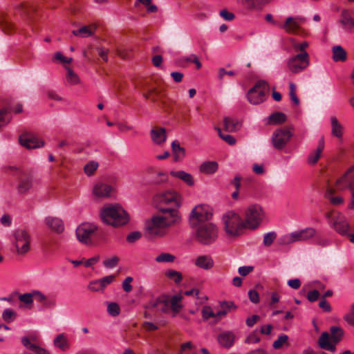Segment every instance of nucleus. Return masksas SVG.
I'll list each match as a JSON object with an SVG mask.
<instances>
[{
	"mask_svg": "<svg viewBox=\"0 0 354 354\" xmlns=\"http://www.w3.org/2000/svg\"><path fill=\"white\" fill-rule=\"evenodd\" d=\"M163 215L155 216L148 222L146 229L151 236L162 237L167 233V229L180 221V217L176 209H162Z\"/></svg>",
	"mask_w": 354,
	"mask_h": 354,
	"instance_id": "nucleus-1",
	"label": "nucleus"
},
{
	"mask_svg": "<svg viewBox=\"0 0 354 354\" xmlns=\"http://www.w3.org/2000/svg\"><path fill=\"white\" fill-rule=\"evenodd\" d=\"M102 221L113 227H120L128 223L129 216L127 212L120 205L104 207L100 212Z\"/></svg>",
	"mask_w": 354,
	"mask_h": 354,
	"instance_id": "nucleus-2",
	"label": "nucleus"
},
{
	"mask_svg": "<svg viewBox=\"0 0 354 354\" xmlns=\"http://www.w3.org/2000/svg\"><path fill=\"white\" fill-rule=\"evenodd\" d=\"M330 335L328 332H323L318 339L319 346L324 350L335 352L337 344L342 340L344 336V330L339 326L330 328Z\"/></svg>",
	"mask_w": 354,
	"mask_h": 354,
	"instance_id": "nucleus-3",
	"label": "nucleus"
},
{
	"mask_svg": "<svg viewBox=\"0 0 354 354\" xmlns=\"http://www.w3.org/2000/svg\"><path fill=\"white\" fill-rule=\"evenodd\" d=\"M222 220L225 232L230 236H239L243 233V230L246 229L243 220L241 216L234 211L227 212L223 214Z\"/></svg>",
	"mask_w": 354,
	"mask_h": 354,
	"instance_id": "nucleus-4",
	"label": "nucleus"
},
{
	"mask_svg": "<svg viewBox=\"0 0 354 354\" xmlns=\"http://www.w3.org/2000/svg\"><path fill=\"white\" fill-rule=\"evenodd\" d=\"M266 214L262 207L257 204L249 205L244 212V224L246 229L256 230L263 219Z\"/></svg>",
	"mask_w": 354,
	"mask_h": 354,
	"instance_id": "nucleus-5",
	"label": "nucleus"
},
{
	"mask_svg": "<svg viewBox=\"0 0 354 354\" xmlns=\"http://www.w3.org/2000/svg\"><path fill=\"white\" fill-rule=\"evenodd\" d=\"M196 240L203 245L214 242L218 237V228L212 223H203L196 226Z\"/></svg>",
	"mask_w": 354,
	"mask_h": 354,
	"instance_id": "nucleus-6",
	"label": "nucleus"
},
{
	"mask_svg": "<svg viewBox=\"0 0 354 354\" xmlns=\"http://www.w3.org/2000/svg\"><path fill=\"white\" fill-rule=\"evenodd\" d=\"M316 235V229L308 227L282 236L279 238V243L281 245H290L295 242H305L314 238Z\"/></svg>",
	"mask_w": 354,
	"mask_h": 354,
	"instance_id": "nucleus-7",
	"label": "nucleus"
},
{
	"mask_svg": "<svg viewBox=\"0 0 354 354\" xmlns=\"http://www.w3.org/2000/svg\"><path fill=\"white\" fill-rule=\"evenodd\" d=\"M329 225L342 236H346L350 229V225L344 214L339 212H330L326 214Z\"/></svg>",
	"mask_w": 354,
	"mask_h": 354,
	"instance_id": "nucleus-8",
	"label": "nucleus"
},
{
	"mask_svg": "<svg viewBox=\"0 0 354 354\" xmlns=\"http://www.w3.org/2000/svg\"><path fill=\"white\" fill-rule=\"evenodd\" d=\"M12 241L15 252L19 255H24L30 250V236L27 231L18 229L13 234Z\"/></svg>",
	"mask_w": 354,
	"mask_h": 354,
	"instance_id": "nucleus-9",
	"label": "nucleus"
},
{
	"mask_svg": "<svg viewBox=\"0 0 354 354\" xmlns=\"http://www.w3.org/2000/svg\"><path fill=\"white\" fill-rule=\"evenodd\" d=\"M293 135L292 128H279L276 129L271 138L272 144L274 149H283Z\"/></svg>",
	"mask_w": 354,
	"mask_h": 354,
	"instance_id": "nucleus-10",
	"label": "nucleus"
},
{
	"mask_svg": "<svg viewBox=\"0 0 354 354\" xmlns=\"http://www.w3.org/2000/svg\"><path fill=\"white\" fill-rule=\"evenodd\" d=\"M212 213L208 206L206 205H197L196 206L191 212L189 216V223L192 227H196L200 225V223L211 219Z\"/></svg>",
	"mask_w": 354,
	"mask_h": 354,
	"instance_id": "nucleus-11",
	"label": "nucleus"
},
{
	"mask_svg": "<svg viewBox=\"0 0 354 354\" xmlns=\"http://www.w3.org/2000/svg\"><path fill=\"white\" fill-rule=\"evenodd\" d=\"M309 65V55L308 53L297 54L287 60V67L292 73H299L306 69Z\"/></svg>",
	"mask_w": 354,
	"mask_h": 354,
	"instance_id": "nucleus-12",
	"label": "nucleus"
},
{
	"mask_svg": "<svg viewBox=\"0 0 354 354\" xmlns=\"http://www.w3.org/2000/svg\"><path fill=\"white\" fill-rule=\"evenodd\" d=\"M268 84L265 81H259L254 87L250 88L247 97L248 101L252 104H259L265 100L266 91Z\"/></svg>",
	"mask_w": 354,
	"mask_h": 354,
	"instance_id": "nucleus-13",
	"label": "nucleus"
},
{
	"mask_svg": "<svg viewBox=\"0 0 354 354\" xmlns=\"http://www.w3.org/2000/svg\"><path fill=\"white\" fill-rule=\"evenodd\" d=\"M97 230V227L91 223H82L76 230L77 239L85 244L91 243L92 236Z\"/></svg>",
	"mask_w": 354,
	"mask_h": 354,
	"instance_id": "nucleus-14",
	"label": "nucleus"
},
{
	"mask_svg": "<svg viewBox=\"0 0 354 354\" xmlns=\"http://www.w3.org/2000/svg\"><path fill=\"white\" fill-rule=\"evenodd\" d=\"M336 187L337 189L343 191L344 189H354V165L351 166L336 181Z\"/></svg>",
	"mask_w": 354,
	"mask_h": 354,
	"instance_id": "nucleus-15",
	"label": "nucleus"
},
{
	"mask_svg": "<svg viewBox=\"0 0 354 354\" xmlns=\"http://www.w3.org/2000/svg\"><path fill=\"white\" fill-rule=\"evenodd\" d=\"M306 19L301 16L288 17L282 25H279L287 33L296 34L301 28V25L306 21Z\"/></svg>",
	"mask_w": 354,
	"mask_h": 354,
	"instance_id": "nucleus-16",
	"label": "nucleus"
},
{
	"mask_svg": "<svg viewBox=\"0 0 354 354\" xmlns=\"http://www.w3.org/2000/svg\"><path fill=\"white\" fill-rule=\"evenodd\" d=\"M159 201L162 203L170 205L172 207H178L180 205L181 198L174 191H167L158 196Z\"/></svg>",
	"mask_w": 354,
	"mask_h": 354,
	"instance_id": "nucleus-17",
	"label": "nucleus"
},
{
	"mask_svg": "<svg viewBox=\"0 0 354 354\" xmlns=\"http://www.w3.org/2000/svg\"><path fill=\"white\" fill-rule=\"evenodd\" d=\"M20 144L27 149H35L44 146V142L38 140L33 134L24 133L19 136Z\"/></svg>",
	"mask_w": 354,
	"mask_h": 354,
	"instance_id": "nucleus-18",
	"label": "nucleus"
},
{
	"mask_svg": "<svg viewBox=\"0 0 354 354\" xmlns=\"http://www.w3.org/2000/svg\"><path fill=\"white\" fill-rule=\"evenodd\" d=\"M113 187L106 183L102 182L96 183L93 188V194L97 198H109L111 196Z\"/></svg>",
	"mask_w": 354,
	"mask_h": 354,
	"instance_id": "nucleus-19",
	"label": "nucleus"
},
{
	"mask_svg": "<svg viewBox=\"0 0 354 354\" xmlns=\"http://www.w3.org/2000/svg\"><path fill=\"white\" fill-rule=\"evenodd\" d=\"M236 340V335L234 332L230 330L223 331L217 336L218 343L223 348H231Z\"/></svg>",
	"mask_w": 354,
	"mask_h": 354,
	"instance_id": "nucleus-20",
	"label": "nucleus"
},
{
	"mask_svg": "<svg viewBox=\"0 0 354 354\" xmlns=\"http://www.w3.org/2000/svg\"><path fill=\"white\" fill-rule=\"evenodd\" d=\"M169 307V299L165 297H160L151 300L146 306L147 308L156 309L157 311L162 313H167Z\"/></svg>",
	"mask_w": 354,
	"mask_h": 354,
	"instance_id": "nucleus-21",
	"label": "nucleus"
},
{
	"mask_svg": "<svg viewBox=\"0 0 354 354\" xmlns=\"http://www.w3.org/2000/svg\"><path fill=\"white\" fill-rule=\"evenodd\" d=\"M324 137H322L319 140L317 149L312 151L308 156L307 161L309 165H315L318 162L321 154L324 151Z\"/></svg>",
	"mask_w": 354,
	"mask_h": 354,
	"instance_id": "nucleus-22",
	"label": "nucleus"
},
{
	"mask_svg": "<svg viewBox=\"0 0 354 354\" xmlns=\"http://www.w3.org/2000/svg\"><path fill=\"white\" fill-rule=\"evenodd\" d=\"M194 264L201 269L209 270L213 268L214 262L209 255H200L196 259Z\"/></svg>",
	"mask_w": 354,
	"mask_h": 354,
	"instance_id": "nucleus-23",
	"label": "nucleus"
},
{
	"mask_svg": "<svg viewBox=\"0 0 354 354\" xmlns=\"http://www.w3.org/2000/svg\"><path fill=\"white\" fill-rule=\"evenodd\" d=\"M54 346L62 351L68 350L71 347L69 340L64 333H60L53 340Z\"/></svg>",
	"mask_w": 354,
	"mask_h": 354,
	"instance_id": "nucleus-24",
	"label": "nucleus"
},
{
	"mask_svg": "<svg viewBox=\"0 0 354 354\" xmlns=\"http://www.w3.org/2000/svg\"><path fill=\"white\" fill-rule=\"evenodd\" d=\"M171 149L174 162H180L184 159L185 156V148L180 147L179 142L177 140L172 142Z\"/></svg>",
	"mask_w": 354,
	"mask_h": 354,
	"instance_id": "nucleus-25",
	"label": "nucleus"
},
{
	"mask_svg": "<svg viewBox=\"0 0 354 354\" xmlns=\"http://www.w3.org/2000/svg\"><path fill=\"white\" fill-rule=\"evenodd\" d=\"M46 225L53 230L57 233L62 232L64 230V225L62 221L56 217H47L46 218Z\"/></svg>",
	"mask_w": 354,
	"mask_h": 354,
	"instance_id": "nucleus-26",
	"label": "nucleus"
},
{
	"mask_svg": "<svg viewBox=\"0 0 354 354\" xmlns=\"http://www.w3.org/2000/svg\"><path fill=\"white\" fill-rule=\"evenodd\" d=\"M151 137L153 142L156 145L164 143L167 138L165 129L164 128L152 129Z\"/></svg>",
	"mask_w": 354,
	"mask_h": 354,
	"instance_id": "nucleus-27",
	"label": "nucleus"
},
{
	"mask_svg": "<svg viewBox=\"0 0 354 354\" xmlns=\"http://www.w3.org/2000/svg\"><path fill=\"white\" fill-rule=\"evenodd\" d=\"M183 296L180 295H174L169 300V306L173 312V316H176L182 309L183 305L181 304Z\"/></svg>",
	"mask_w": 354,
	"mask_h": 354,
	"instance_id": "nucleus-28",
	"label": "nucleus"
},
{
	"mask_svg": "<svg viewBox=\"0 0 354 354\" xmlns=\"http://www.w3.org/2000/svg\"><path fill=\"white\" fill-rule=\"evenodd\" d=\"M333 59L335 62H345L347 59L346 51L339 45L334 46L332 48Z\"/></svg>",
	"mask_w": 354,
	"mask_h": 354,
	"instance_id": "nucleus-29",
	"label": "nucleus"
},
{
	"mask_svg": "<svg viewBox=\"0 0 354 354\" xmlns=\"http://www.w3.org/2000/svg\"><path fill=\"white\" fill-rule=\"evenodd\" d=\"M171 176L173 177L178 178L185 182L189 186H192L194 184V180L192 176L184 171H171L170 172Z\"/></svg>",
	"mask_w": 354,
	"mask_h": 354,
	"instance_id": "nucleus-30",
	"label": "nucleus"
},
{
	"mask_svg": "<svg viewBox=\"0 0 354 354\" xmlns=\"http://www.w3.org/2000/svg\"><path fill=\"white\" fill-rule=\"evenodd\" d=\"M331 122V133L333 136L341 138L343 135V127L338 121L336 117L332 116L330 118Z\"/></svg>",
	"mask_w": 354,
	"mask_h": 354,
	"instance_id": "nucleus-31",
	"label": "nucleus"
},
{
	"mask_svg": "<svg viewBox=\"0 0 354 354\" xmlns=\"http://www.w3.org/2000/svg\"><path fill=\"white\" fill-rule=\"evenodd\" d=\"M286 115L281 112H275L271 114L268 118V124H281L286 121Z\"/></svg>",
	"mask_w": 354,
	"mask_h": 354,
	"instance_id": "nucleus-32",
	"label": "nucleus"
},
{
	"mask_svg": "<svg viewBox=\"0 0 354 354\" xmlns=\"http://www.w3.org/2000/svg\"><path fill=\"white\" fill-rule=\"evenodd\" d=\"M339 23L345 29L351 30L352 25L354 24V19L350 15L347 10H343L341 15Z\"/></svg>",
	"mask_w": 354,
	"mask_h": 354,
	"instance_id": "nucleus-33",
	"label": "nucleus"
},
{
	"mask_svg": "<svg viewBox=\"0 0 354 354\" xmlns=\"http://www.w3.org/2000/svg\"><path fill=\"white\" fill-rule=\"evenodd\" d=\"M339 23L345 29L351 30L352 25L354 24V19L350 15L347 10H343L341 15Z\"/></svg>",
	"mask_w": 354,
	"mask_h": 354,
	"instance_id": "nucleus-34",
	"label": "nucleus"
},
{
	"mask_svg": "<svg viewBox=\"0 0 354 354\" xmlns=\"http://www.w3.org/2000/svg\"><path fill=\"white\" fill-rule=\"evenodd\" d=\"M218 169V164L214 161L203 162L200 167V171L205 174H212Z\"/></svg>",
	"mask_w": 354,
	"mask_h": 354,
	"instance_id": "nucleus-35",
	"label": "nucleus"
},
{
	"mask_svg": "<svg viewBox=\"0 0 354 354\" xmlns=\"http://www.w3.org/2000/svg\"><path fill=\"white\" fill-rule=\"evenodd\" d=\"M244 6L249 10L261 9L269 0H242Z\"/></svg>",
	"mask_w": 354,
	"mask_h": 354,
	"instance_id": "nucleus-36",
	"label": "nucleus"
},
{
	"mask_svg": "<svg viewBox=\"0 0 354 354\" xmlns=\"http://www.w3.org/2000/svg\"><path fill=\"white\" fill-rule=\"evenodd\" d=\"M225 129L227 131H236L241 127V124L235 119L225 117L224 118Z\"/></svg>",
	"mask_w": 354,
	"mask_h": 354,
	"instance_id": "nucleus-37",
	"label": "nucleus"
},
{
	"mask_svg": "<svg viewBox=\"0 0 354 354\" xmlns=\"http://www.w3.org/2000/svg\"><path fill=\"white\" fill-rule=\"evenodd\" d=\"M32 187V179L29 177L21 178L19 183L17 189L19 193H25Z\"/></svg>",
	"mask_w": 354,
	"mask_h": 354,
	"instance_id": "nucleus-38",
	"label": "nucleus"
},
{
	"mask_svg": "<svg viewBox=\"0 0 354 354\" xmlns=\"http://www.w3.org/2000/svg\"><path fill=\"white\" fill-rule=\"evenodd\" d=\"M176 257L174 255L167 253V252H162L158 255L155 260L158 263H171L174 262Z\"/></svg>",
	"mask_w": 354,
	"mask_h": 354,
	"instance_id": "nucleus-39",
	"label": "nucleus"
},
{
	"mask_svg": "<svg viewBox=\"0 0 354 354\" xmlns=\"http://www.w3.org/2000/svg\"><path fill=\"white\" fill-rule=\"evenodd\" d=\"M165 275L167 278L173 280L176 283H179L183 279V275L181 272L174 270H167Z\"/></svg>",
	"mask_w": 354,
	"mask_h": 354,
	"instance_id": "nucleus-40",
	"label": "nucleus"
},
{
	"mask_svg": "<svg viewBox=\"0 0 354 354\" xmlns=\"http://www.w3.org/2000/svg\"><path fill=\"white\" fill-rule=\"evenodd\" d=\"M66 68L67 70V82L73 85L79 84L80 82L79 76L71 68L66 67Z\"/></svg>",
	"mask_w": 354,
	"mask_h": 354,
	"instance_id": "nucleus-41",
	"label": "nucleus"
},
{
	"mask_svg": "<svg viewBox=\"0 0 354 354\" xmlns=\"http://www.w3.org/2000/svg\"><path fill=\"white\" fill-rule=\"evenodd\" d=\"M73 35L75 36H82V37H89L93 35V32L91 30L89 26H83L78 30H74L72 31Z\"/></svg>",
	"mask_w": 354,
	"mask_h": 354,
	"instance_id": "nucleus-42",
	"label": "nucleus"
},
{
	"mask_svg": "<svg viewBox=\"0 0 354 354\" xmlns=\"http://www.w3.org/2000/svg\"><path fill=\"white\" fill-rule=\"evenodd\" d=\"M98 166H99L98 162H97L95 161L88 162L84 167L85 174L87 176H91V175H93L94 174L95 170L97 169Z\"/></svg>",
	"mask_w": 354,
	"mask_h": 354,
	"instance_id": "nucleus-43",
	"label": "nucleus"
},
{
	"mask_svg": "<svg viewBox=\"0 0 354 354\" xmlns=\"http://www.w3.org/2000/svg\"><path fill=\"white\" fill-rule=\"evenodd\" d=\"M107 312L110 315L116 317L120 313V308L117 303L111 302L107 305Z\"/></svg>",
	"mask_w": 354,
	"mask_h": 354,
	"instance_id": "nucleus-44",
	"label": "nucleus"
},
{
	"mask_svg": "<svg viewBox=\"0 0 354 354\" xmlns=\"http://www.w3.org/2000/svg\"><path fill=\"white\" fill-rule=\"evenodd\" d=\"M120 261L119 257L113 256L103 261V265L107 268H113L117 266Z\"/></svg>",
	"mask_w": 354,
	"mask_h": 354,
	"instance_id": "nucleus-45",
	"label": "nucleus"
},
{
	"mask_svg": "<svg viewBox=\"0 0 354 354\" xmlns=\"http://www.w3.org/2000/svg\"><path fill=\"white\" fill-rule=\"evenodd\" d=\"M289 88H290V100L292 101V102L295 105H298L299 104V100L296 94V85L293 82L289 83Z\"/></svg>",
	"mask_w": 354,
	"mask_h": 354,
	"instance_id": "nucleus-46",
	"label": "nucleus"
},
{
	"mask_svg": "<svg viewBox=\"0 0 354 354\" xmlns=\"http://www.w3.org/2000/svg\"><path fill=\"white\" fill-rule=\"evenodd\" d=\"M202 317L204 320H207L209 318H214L215 313L212 308L209 306H205L201 310Z\"/></svg>",
	"mask_w": 354,
	"mask_h": 354,
	"instance_id": "nucleus-47",
	"label": "nucleus"
},
{
	"mask_svg": "<svg viewBox=\"0 0 354 354\" xmlns=\"http://www.w3.org/2000/svg\"><path fill=\"white\" fill-rule=\"evenodd\" d=\"M16 315H17L15 311H13L12 309L7 308L3 312L2 318L5 322H10L15 319Z\"/></svg>",
	"mask_w": 354,
	"mask_h": 354,
	"instance_id": "nucleus-48",
	"label": "nucleus"
},
{
	"mask_svg": "<svg viewBox=\"0 0 354 354\" xmlns=\"http://www.w3.org/2000/svg\"><path fill=\"white\" fill-rule=\"evenodd\" d=\"M215 129L218 131L219 136L227 143L230 145H233L236 143V139L232 136L229 134H223L221 129L218 127H216Z\"/></svg>",
	"mask_w": 354,
	"mask_h": 354,
	"instance_id": "nucleus-49",
	"label": "nucleus"
},
{
	"mask_svg": "<svg viewBox=\"0 0 354 354\" xmlns=\"http://www.w3.org/2000/svg\"><path fill=\"white\" fill-rule=\"evenodd\" d=\"M288 335H281L279 336L277 339L273 342L272 346L275 349H279L288 342Z\"/></svg>",
	"mask_w": 354,
	"mask_h": 354,
	"instance_id": "nucleus-50",
	"label": "nucleus"
},
{
	"mask_svg": "<svg viewBox=\"0 0 354 354\" xmlns=\"http://www.w3.org/2000/svg\"><path fill=\"white\" fill-rule=\"evenodd\" d=\"M87 288L91 292H99L103 290L99 279L90 281Z\"/></svg>",
	"mask_w": 354,
	"mask_h": 354,
	"instance_id": "nucleus-51",
	"label": "nucleus"
},
{
	"mask_svg": "<svg viewBox=\"0 0 354 354\" xmlns=\"http://www.w3.org/2000/svg\"><path fill=\"white\" fill-rule=\"evenodd\" d=\"M115 274H111L106 277H104L99 279L101 286L102 287L103 290L109 284L113 283L115 280Z\"/></svg>",
	"mask_w": 354,
	"mask_h": 354,
	"instance_id": "nucleus-52",
	"label": "nucleus"
},
{
	"mask_svg": "<svg viewBox=\"0 0 354 354\" xmlns=\"http://www.w3.org/2000/svg\"><path fill=\"white\" fill-rule=\"evenodd\" d=\"M277 234L274 232H268L263 236V244L266 246H270L275 240Z\"/></svg>",
	"mask_w": 354,
	"mask_h": 354,
	"instance_id": "nucleus-53",
	"label": "nucleus"
},
{
	"mask_svg": "<svg viewBox=\"0 0 354 354\" xmlns=\"http://www.w3.org/2000/svg\"><path fill=\"white\" fill-rule=\"evenodd\" d=\"M194 346L191 342L183 343L180 345V349L178 354H189V353L193 349Z\"/></svg>",
	"mask_w": 354,
	"mask_h": 354,
	"instance_id": "nucleus-54",
	"label": "nucleus"
},
{
	"mask_svg": "<svg viewBox=\"0 0 354 354\" xmlns=\"http://www.w3.org/2000/svg\"><path fill=\"white\" fill-rule=\"evenodd\" d=\"M142 236V234L140 232L135 231L129 234L127 236V242L130 243H135L138 241Z\"/></svg>",
	"mask_w": 354,
	"mask_h": 354,
	"instance_id": "nucleus-55",
	"label": "nucleus"
},
{
	"mask_svg": "<svg viewBox=\"0 0 354 354\" xmlns=\"http://www.w3.org/2000/svg\"><path fill=\"white\" fill-rule=\"evenodd\" d=\"M33 295L31 293H25L23 295H20L19 297V299L27 305H31L33 301Z\"/></svg>",
	"mask_w": 354,
	"mask_h": 354,
	"instance_id": "nucleus-56",
	"label": "nucleus"
},
{
	"mask_svg": "<svg viewBox=\"0 0 354 354\" xmlns=\"http://www.w3.org/2000/svg\"><path fill=\"white\" fill-rule=\"evenodd\" d=\"M292 46H293L294 50L297 52L300 51L301 53H307L306 51V49L308 47V43L307 41H304L300 44L294 42L292 44Z\"/></svg>",
	"mask_w": 354,
	"mask_h": 354,
	"instance_id": "nucleus-57",
	"label": "nucleus"
},
{
	"mask_svg": "<svg viewBox=\"0 0 354 354\" xmlns=\"http://www.w3.org/2000/svg\"><path fill=\"white\" fill-rule=\"evenodd\" d=\"M344 319L349 324L354 326V304L351 306V312L346 314Z\"/></svg>",
	"mask_w": 354,
	"mask_h": 354,
	"instance_id": "nucleus-58",
	"label": "nucleus"
},
{
	"mask_svg": "<svg viewBox=\"0 0 354 354\" xmlns=\"http://www.w3.org/2000/svg\"><path fill=\"white\" fill-rule=\"evenodd\" d=\"M320 296L319 292L317 290H310L307 293V299L310 302L317 301Z\"/></svg>",
	"mask_w": 354,
	"mask_h": 354,
	"instance_id": "nucleus-59",
	"label": "nucleus"
},
{
	"mask_svg": "<svg viewBox=\"0 0 354 354\" xmlns=\"http://www.w3.org/2000/svg\"><path fill=\"white\" fill-rule=\"evenodd\" d=\"M133 281V278L131 277H127L122 283V288L127 292H129L132 290V286L131 283Z\"/></svg>",
	"mask_w": 354,
	"mask_h": 354,
	"instance_id": "nucleus-60",
	"label": "nucleus"
},
{
	"mask_svg": "<svg viewBox=\"0 0 354 354\" xmlns=\"http://www.w3.org/2000/svg\"><path fill=\"white\" fill-rule=\"evenodd\" d=\"M10 121L9 118L8 117L6 111L1 110L0 111V127L6 125Z\"/></svg>",
	"mask_w": 354,
	"mask_h": 354,
	"instance_id": "nucleus-61",
	"label": "nucleus"
},
{
	"mask_svg": "<svg viewBox=\"0 0 354 354\" xmlns=\"http://www.w3.org/2000/svg\"><path fill=\"white\" fill-rule=\"evenodd\" d=\"M254 267L253 266H241L239 267L238 272L240 275L243 277H245L248 274H249L252 271H253Z\"/></svg>",
	"mask_w": 354,
	"mask_h": 354,
	"instance_id": "nucleus-62",
	"label": "nucleus"
},
{
	"mask_svg": "<svg viewBox=\"0 0 354 354\" xmlns=\"http://www.w3.org/2000/svg\"><path fill=\"white\" fill-rule=\"evenodd\" d=\"M248 297L250 300L254 304H257L259 301V295L254 290H251L248 292Z\"/></svg>",
	"mask_w": 354,
	"mask_h": 354,
	"instance_id": "nucleus-63",
	"label": "nucleus"
},
{
	"mask_svg": "<svg viewBox=\"0 0 354 354\" xmlns=\"http://www.w3.org/2000/svg\"><path fill=\"white\" fill-rule=\"evenodd\" d=\"M220 15L225 19V20H227V21H232L234 19L235 16L234 15V13L231 12H229L227 11V10L225 9H223L222 10L220 11Z\"/></svg>",
	"mask_w": 354,
	"mask_h": 354,
	"instance_id": "nucleus-64",
	"label": "nucleus"
}]
</instances>
